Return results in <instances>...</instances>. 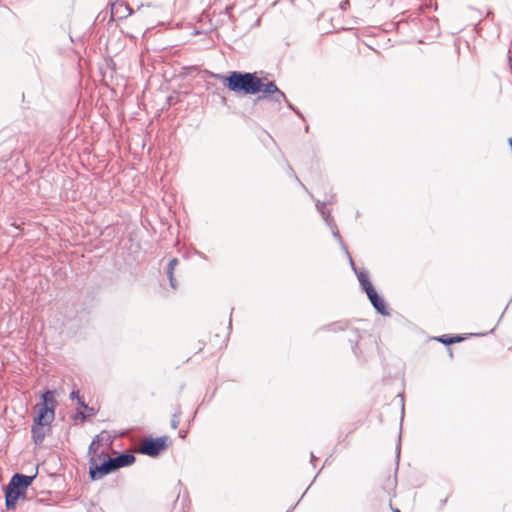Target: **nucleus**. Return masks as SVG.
Wrapping results in <instances>:
<instances>
[{
    "label": "nucleus",
    "mask_w": 512,
    "mask_h": 512,
    "mask_svg": "<svg viewBox=\"0 0 512 512\" xmlns=\"http://www.w3.org/2000/svg\"><path fill=\"white\" fill-rule=\"evenodd\" d=\"M225 81L228 89L235 93L256 94L262 88V80L252 73L234 71Z\"/></svg>",
    "instance_id": "1"
},
{
    "label": "nucleus",
    "mask_w": 512,
    "mask_h": 512,
    "mask_svg": "<svg viewBox=\"0 0 512 512\" xmlns=\"http://www.w3.org/2000/svg\"><path fill=\"white\" fill-rule=\"evenodd\" d=\"M53 401V393L47 391L42 395V403L37 405L38 415L34 422L38 426L49 425L54 419V410L49 407V403Z\"/></svg>",
    "instance_id": "2"
},
{
    "label": "nucleus",
    "mask_w": 512,
    "mask_h": 512,
    "mask_svg": "<svg viewBox=\"0 0 512 512\" xmlns=\"http://www.w3.org/2000/svg\"><path fill=\"white\" fill-rule=\"evenodd\" d=\"M167 447V438L147 439L141 443L140 452L148 456H157Z\"/></svg>",
    "instance_id": "3"
},
{
    "label": "nucleus",
    "mask_w": 512,
    "mask_h": 512,
    "mask_svg": "<svg viewBox=\"0 0 512 512\" xmlns=\"http://www.w3.org/2000/svg\"><path fill=\"white\" fill-rule=\"evenodd\" d=\"M115 470L112 458H108L103 463L98 465L93 458L90 461V477L92 480H99L103 478L105 475L113 472Z\"/></svg>",
    "instance_id": "4"
},
{
    "label": "nucleus",
    "mask_w": 512,
    "mask_h": 512,
    "mask_svg": "<svg viewBox=\"0 0 512 512\" xmlns=\"http://www.w3.org/2000/svg\"><path fill=\"white\" fill-rule=\"evenodd\" d=\"M370 302L372 303L373 307L382 315H388V311L386 310L385 302L384 300L377 294L375 289H370L366 292Z\"/></svg>",
    "instance_id": "5"
},
{
    "label": "nucleus",
    "mask_w": 512,
    "mask_h": 512,
    "mask_svg": "<svg viewBox=\"0 0 512 512\" xmlns=\"http://www.w3.org/2000/svg\"><path fill=\"white\" fill-rule=\"evenodd\" d=\"M21 496H23V493L20 490L15 489L8 485L6 488V491H5V500H6L7 509L8 510L15 509L16 503Z\"/></svg>",
    "instance_id": "6"
},
{
    "label": "nucleus",
    "mask_w": 512,
    "mask_h": 512,
    "mask_svg": "<svg viewBox=\"0 0 512 512\" xmlns=\"http://www.w3.org/2000/svg\"><path fill=\"white\" fill-rule=\"evenodd\" d=\"M35 476H26L22 474H15L10 483L9 486L15 488V489H26L33 481Z\"/></svg>",
    "instance_id": "7"
},
{
    "label": "nucleus",
    "mask_w": 512,
    "mask_h": 512,
    "mask_svg": "<svg viewBox=\"0 0 512 512\" xmlns=\"http://www.w3.org/2000/svg\"><path fill=\"white\" fill-rule=\"evenodd\" d=\"M350 262H351V266H352L353 270L356 272L358 281H359L361 287L365 290V292L369 291L370 289H373L374 287L372 286L371 282L369 281L368 272L365 270L357 271L354 266V263L352 262L351 259H350Z\"/></svg>",
    "instance_id": "8"
},
{
    "label": "nucleus",
    "mask_w": 512,
    "mask_h": 512,
    "mask_svg": "<svg viewBox=\"0 0 512 512\" xmlns=\"http://www.w3.org/2000/svg\"><path fill=\"white\" fill-rule=\"evenodd\" d=\"M115 470L121 467L129 466L135 461V457L132 454H121L115 458H112Z\"/></svg>",
    "instance_id": "9"
},
{
    "label": "nucleus",
    "mask_w": 512,
    "mask_h": 512,
    "mask_svg": "<svg viewBox=\"0 0 512 512\" xmlns=\"http://www.w3.org/2000/svg\"><path fill=\"white\" fill-rule=\"evenodd\" d=\"M131 13L132 9L125 3H117L112 6V14L118 15L120 18H125Z\"/></svg>",
    "instance_id": "10"
},
{
    "label": "nucleus",
    "mask_w": 512,
    "mask_h": 512,
    "mask_svg": "<svg viewBox=\"0 0 512 512\" xmlns=\"http://www.w3.org/2000/svg\"><path fill=\"white\" fill-rule=\"evenodd\" d=\"M32 438L35 443H41L45 437L44 426L34 425L31 430Z\"/></svg>",
    "instance_id": "11"
},
{
    "label": "nucleus",
    "mask_w": 512,
    "mask_h": 512,
    "mask_svg": "<svg viewBox=\"0 0 512 512\" xmlns=\"http://www.w3.org/2000/svg\"><path fill=\"white\" fill-rule=\"evenodd\" d=\"M178 264V259L174 258L172 259L170 262H169V265H168V278H169V281H170V285L173 289L176 288V280L174 278V275H173V272H174V269L176 267V265Z\"/></svg>",
    "instance_id": "12"
},
{
    "label": "nucleus",
    "mask_w": 512,
    "mask_h": 512,
    "mask_svg": "<svg viewBox=\"0 0 512 512\" xmlns=\"http://www.w3.org/2000/svg\"><path fill=\"white\" fill-rule=\"evenodd\" d=\"M278 89V87L275 85L274 82H268L266 84H263L262 83V88L260 90V92L263 93V96H268L270 97V95L273 93V92H276Z\"/></svg>",
    "instance_id": "13"
},
{
    "label": "nucleus",
    "mask_w": 512,
    "mask_h": 512,
    "mask_svg": "<svg viewBox=\"0 0 512 512\" xmlns=\"http://www.w3.org/2000/svg\"><path fill=\"white\" fill-rule=\"evenodd\" d=\"M270 100L276 103H281L282 101H286V96L281 90L277 89L276 92H273L270 95Z\"/></svg>",
    "instance_id": "14"
},
{
    "label": "nucleus",
    "mask_w": 512,
    "mask_h": 512,
    "mask_svg": "<svg viewBox=\"0 0 512 512\" xmlns=\"http://www.w3.org/2000/svg\"><path fill=\"white\" fill-rule=\"evenodd\" d=\"M317 210L322 214L323 219L330 225L329 222V216L330 214L328 212H325V204L324 203H317L316 204Z\"/></svg>",
    "instance_id": "15"
},
{
    "label": "nucleus",
    "mask_w": 512,
    "mask_h": 512,
    "mask_svg": "<svg viewBox=\"0 0 512 512\" xmlns=\"http://www.w3.org/2000/svg\"><path fill=\"white\" fill-rule=\"evenodd\" d=\"M462 338L461 337H452V338H447L446 336H442L440 338H438V341L444 343V344H452V343H455V342H459L461 341Z\"/></svg>",
    "instance_id": "16"
},
{
    "label": "nucleus",
    "mask_w": 512,
    "mask_h": 512,
    "mask_svg": "<svg viewBox=\"0 0 512 512\" xmlns=\"http://www.w3.org/2000/svg\"><path fill=\"white\" fill-rule=\"evenodd\" d=\"M70 398H71L72 400L77 399V401L79 402V404L81 405V407H83V408H85V409L87 408V405H86V404L84 403V401L81 399V397H80V395H79V392H78V391H72V392L70 393Z\"/></svg>",
    "instance_id": "17"
},
{
    "label": "nucleus",
    "mask_w": 512,
    "mask_h": 512,
    "mask_svg": "<svg viewBox=\"0 0 512 512\" xmlns=\"http://www.w3.org/2000/svg\"><path fill=\"white\" fill-rule=\"evenodd\" d=\"M332 233H333V235H334L336 238H339V233H338V231H337L336 229H333V230H332Z\"/></svg>",
    "instance_id": "18"
},
{
    "label": "nucleus",
    "mask_w": 512,
    "mask_h": 512,
    "mask_svg": "<svg viewBox=\"0 0 512 512\" xmlns=\"http://www.w3.org/2000/svg\"><path fill=\"white\" fill-rule=\"evenodd\" d=\"M177 425H178V421H177V420H175V419H173V421H172V427H173V428H177Z\"/></svg>",
    "instance_id": "19"
},
{
    "label": "nucleus",
    "mask_w": 512,
    "mask_h": 512,
    "mask_svg": "<svg viewBox=\"0 0 512 512\" xmlns=\"http://www.w3.org/2000/svg\"><path fill=\"white\" fill-rule=\"evenodd\" d=\"M346 3H348V0H345V3H343V5H341V8H344V6H346Z\"/></svg>",
    "instance_id": "20"
},
{
    "label": "nucleus",
    "mask_w": 512,
    "mask_h": 512,
    "mask_svg": "<svg viewBox=\"0 0 512 512\" xmlns=\"http://www.w3.org/2000/svg\"><path fill=\"white\" fill-rule=\"evenodd\" d=\"M346 3H348V0H345V3H343V5H341V8H344V6H346Z\"/></svg>",
    "instance_id": "21"
},
{
    "label": "nucleus",
    "mask_w": 512,
    "mask_h": 512,
    "mask_svg": "<svg viewBox=\"0 0 512 512\" xmlns=\"http://www.w3.org/2000/svg\"><path fill=\"white\" fill-rule=\"evenodd\" d=\"M346 3H348V0H345V3H343V5H341V8H344V6H346Z\"/></svg>",
    "instance_id": "22"
},
{
    "label": "nucleus",
    "mask_w": 512,
    "mask_h": 512,
    "mask_svg": "<svg viewBox=\"0 0 512 512\" xmlns=\"http://www.w3.org/2000/svg\"><path fill=\"white\" fill-rule=\"evenodd\" d=\"M286 104H288V107L292 108L291 104L289 103V101L286 100Z\"/></svg>",
    "instance_id": "23"
},
{
    "label": "nucleus",
    "mask_w": 512,
    "mask_h": 512,
    "mask_svg": "<svg viewBox=\"0 0 512 512\" xmlns=\"http://www.w3.org/2000/svg\"><path fill=\"white\" fill-rule=\"evenodd\" d=\"M286 104H288V107L292 108L291 104L289 103V101L286 100Z\"/></svg>",
    "instance_id": "24"
},
{
    "label": "nucleus",
    "mask_w": 512,
    "mask_h": 512,
    "mask_svg": "<svg viewBox=\"0 0 512 512\" xmlns=\"http://www.w3.org/2000/svg\"><path fill=\"white\" fill-rule=\"evenodd\" d=\"M94 444H95V442L93 441V442L91 443V445H90V449H92V448H93Z\"/></svg>",
    "instance_id": "25"
},
{
    "label": "nucleus",
    "mask_w": 512,
    "mask_h": 512,
    "mask_svg": "<svg viewBox=\"0 0 512 512\" xmlns=\"http://www.w3.org/2000/svg\"><path fill=\"white\" fill-rule=\"evenodd\" d=\"M394 512H400L399 509H395Z\"/></svg>",
    "instance_id": "26"
}]
</instances>
